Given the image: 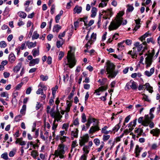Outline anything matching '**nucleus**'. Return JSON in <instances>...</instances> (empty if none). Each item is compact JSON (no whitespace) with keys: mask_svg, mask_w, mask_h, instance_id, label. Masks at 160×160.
Segmentation results:
<instances>
[{"mask_svg":"<svg viewBox=\"0 0 160 160\" xmlns=\"http://www.w3.org/2000/svg\"><path fill=\"white\" fill-rule=\"evenodd\" d=\"M123 14L124 13L123 12H120L118 14L119 17H118L117 18L111 22L108 28L109 31L116 30L121 25L123 19L121 17Z\"/></svg>","mask_w":160,"mask_h":160,"instance_id":"obj_1","label":"nucleus"},{"mask_svg":"<svg viewBox=\"0 0 160 160\" xmlns=\"http://www.w3.org/2000/svg\"><path fill=\"white\" fill-rule=\"evenodd\" d=\"M107 67L106 70L107 72V74H108V78H115L118 73L117 71H115V66L109 61L107 62Z\"/></svg>","mask_w":160,"mask_h":160,"instance_id":"obj_2","label":"nucleus"},{"mask_svg":"<svg viewBox=\"0 0 160 160\" xmlns=\"http://www.w3.org/2000/svg\"><path fill=\"white\" fill-rule=\"evenodd\" d=\"M67 58L68 63L65 64L68 65L70 68H72L75 65L76 61L74 55L71 53L70 51L68 52Z\"/></svg>","mask_w":160,"mask_h":160,"instance_id":"obj_3","label":"nucleus"},{"mask_svg":"<svg viewBox=\"0 0 160 160\" xmlns=\"http://www.w3.org/2000/svg\"><path fill=\"white\" fill-rule=\"evenodd\" d=\"M64 146L62 144L59 145L57 150L55 151L53 154L56 157L59 156L60 158L62 159L64 158V154L65 153L64 150Z\"/></svg>","mask_w":160,"mask_h":160,"instance_id":"obj_4","label":"nucleus"},{"mask_svg":"<svg viewBox=\"0 0 160 160\" xmlns=\"http://www.w3.org/2000/svg\"><path fill=\"white\" fill-rule=\"evenodd\" d=\"M130 88L133 90H136L138 88L136 83L132 80H131L127 83L125 87V89H129Z\"/></svg>","mask_w":160,"mask_h":160,"instance_id":"obj_5","label":"nucleus"},{"mask_svg":"<svg viewBox=\"0 0 160 160\" xmlns=\"http://www.w3.org/2000/svg\"><path fill=\"white\" fill-rule=\"evenodd\" d=\"M98 123L99 122L98 121H97L96 123L93 124V126L91 127L89 131V133H93L100 130V128L99 127Z\"/></svg>","mask_w":160,"mask_h":160,"instance_id":"obj_6","label":"nucleus"},{"mask_svg":"<svg viewBox=\"0 0 160 160\" xmlns=\"http://www.w3.org/2000/svg\"><path fill=\"white\" fill-rule=\"evenodd\" d=\"M89 139V137L88 134L85 135L81 139L79 140V145L81 146L84 145L88 142Z\"/></svg>","mask_w":160,"mask_h":160,"instance_id":"obj_7","label":"nucleus"},{"mask_svg":"<svg viewBox=\"0 0 160 160\" xmlns=\"http://www.w3.org/2000/svg\"><path fill=\"white\" fill-rule=\"evenodd\" d=\"M151 119L149 115H146L144 116V121L142 123V125L144 126H148Z\"/></svg>","mask_w":160,"mask_h":160,"instance_id":"obj_8","label":"nucleus"},{"mask_svg":"<svg viewBox=\"0 0 160 160\" xmlns=\"http://www.w3.org/2000/svg\"><path fill=\"white\" fill-rule=\"evenodd\" d=\"M108 85H107L106 86H102L100 87L98 89L95 90L94 93H96L97 95H100L99 92L100 91L102 92L106 90L108 88Z\"/></svg>","mask_w":160,"mask_h":160,"instance_id":"obj_9","label":"nucleus"},{"mask_svg":"<svg viewBox=\"0 0 160 160\" xmlns=\"http://www.w3.org/2000/svg\"><path fill=\"white\" fill-rule=\"evenodd\" d=\"M151 134H152L153 136L158 137L160 133V130L157 128L152 130L150 132Z\"/></svg>","mask_w":160,"mask_h":160,"instance_id":"obj_10","label":"nucleus"},{"mask_svg":"<svg viewBox=\"0 0 160 160\" xmlns=\"http://www.w3.org/2000/svg\"><path fill=\"white\" fill-rule=\"evenodd\" d=\"M40 59L39 58L33 59L30 61L29 63V65L30 67L34 66L36 64H38L39 62Z\"/></svg>","mask_w":160,"mask_h":160,"instance_id":"obj_11","label":"nucleus"},{"mask_svg":"<svg viewBox=\"0 0 160 160\" xmlns=\"http://www.w3.org/2000/svg\"><path fill=\"white\" fill-rule=\"evenodd\" d=\"M28 48H32L35 47L36 46L37 42H34L27 41L25 42Z\"/></svg>","mask_w":160,"mask_h":160,"instance_id":"obj_12","label":"nucleus"},{"mask_svg":"<svg viewBox=\"0 0 160 160\" xmlns=\"http://www.w3.org/2000/svg\"><path fill=\"white\" fill-rule=\"evenodd\" d=\"M78 129L72 131L71 133V138L72 140L74 139V138H77L78 137Z\"/></svg>","mask_w":160,"mask_h":160,"instance_id":"obj_13","label":"nucleus"},{"mask_svg":"<svg viewBox=\"0 0 160 160\" xmlns=\"http://www.w3.org/2000/svg\"><path fill=\"white\" fill-rule=\"evenodd\" d=\"M152 57L151 56H148L145 58L146 63L147 64L146 67H149L152 63Z\"/></svg>","mask_w":160,"mask_h":160,"instance_id":"obj_14","label":"nucleus"},{"mask_svg":"<svg viewBox=\"0 0 160 160\" xmlns=\"http://www.w3.org/2000/svg\"><path fill=\"white\" fill-rule=\"evenodd\" d=\"M142 149V148L141 147H139L138 145H136L135 149L136 157H138L139 156V153Z\"/></svg>","mask_w":160,"mask_h":160,"instance_id":"obj_15","label":"nucleus"},{"mask_svg":"<svg viewBox=\"0 0 160 160\" xmlns=\"http://www.w3.org/2000/svg\"><path fill=\"white\" fill-rule=\"evenodd\" d=\"M154 72V68H152L150 69V72L146 71L145 72V74L148 77L151 76Z\"/></svg>","mask_w":160,"mask_h":160,"instance_id":"obj_16","label":"nucleus"},{"mask_svg":"<svg viewBox=\"0 0 160 160\" xmlns=\"http://www.w3.org/2000/svg\"><path fill=\"white\" fill-rule=\"evenodd\" d=\"M32 53L33 56L35 58L39 54V47H38L37 49L34 48L32 51Z\"/></svg>","mask_w":160,"mask_h":160,"instance_id":"obj_17","label":"nucleus"},{"mask_svg":"<svg viewBox=\"0 0 160 160\" xmlns=\"http://www.w3.org/2000/svg\"><path fill=\"white\" fill-rule=\"evenodd\" d=\"M38 152L36 150H33L31 152V156L34 159H36L37 158V157L38 156Z\"/></svg>","mask_w":160,"mask_h":160,"instance_id":"obj_18","label":"nucleus"},{"mask_svg":"<svg viewBox=\"0 0 160 160\" xmlns=\"http://www.w3.org/2000/svg\"><path fill=\"white\" fill-rule=\"evenodd\" d=\"M112 9H108L107 10H103L102 12L104 13H105V14L106 16H109L110 17H111L112 16Z\"/></svg>","mask_w":160,"mask_h":160,"instance_id":"obj_19","label":"nucleus"},{"mask_svg":"<svg viewBox=\"0 0 160 160\" xmlns=\"http://www.w3.org/2000/svg\"><path fill=\"white\" fill-rule=\"evenodd\" d=\"M145 88V89L146 88L147 90L149 91V92L150 93H152L153 91L152 90V87H151L149 84L148 83H146L145 85H144Z\"/></svg>","mask_w":160,"mask_h":160,"instance_id":"obj_20","label":"nucleus"},{"mask_svg":"<svg viewBox=\"0 0 160 160\" xmlns=\"http://www.w3.org/2000/svg\"><path fill=\"white\" fill-rule=\"evenodd\" d=\"M109 0H102V2L100 3L99 5V7L103 8L106 6L107 5V2Z\"/></svg>","mask_w":160,"mask_h":160,"instance_id":"obj_21","label":"nucleus"},{"mask_svg":"<svg viewBox=\"0 0 160 160\" xmlns=\"http://www.w3.org/2000/svg\"><path fill=\"white\" fill-rule=\"evenodd\" d=\"M97 11V10L96 8L94 7H92L91 10V17L92 18L94 17L96 15Z\"/></svg>","mask_w":160,"mask_h":160,"instance_id":"obj_22","label":"nucleus"},{"mask_svg":"<svg viewBox=\"0 0 160 160\" xmlns=\"http://www.w3.org/2000/svg\"><path fill=\"white\" fill-rule=\"evenodd\" d=\"M82 10V8L81 7H79L78 6H76L74 9V11L75 13H77L78 14L81 13Z\"/></svg>","mask_w":160,"mask_h":160,"instance_id":"obj_23","label":"nucleus"},{"mask_svg":"<svg viewBox=\"0 0 160 160\" xmlns=\"http://www.w3.org/2000/svg\"><path fill=\"white\" fill-rule=\"evenodd\" d=\"M143 132V130L142 128H137L135 130V132L138 134V136H141Z\"/></svg>","mask_w":160,"mask_h":160,"instance_id":"obj_24","label":"nucleus"},{"mask_svg":"<svg viewBox=\"0 0 160 160\" xmlns=\"http://www.w3.org/2000/svg\"><path fill=\"white\" fill-rule=\"evenodd\" d=\"M15 57L13 53H11L9 56V60L11 62H13L15 60Z\"/></svg>","mask_w":160,"mask_h":160,"instance_id":"obj_25","label":"nucleus"},{"mask_svg":"<svg viewBox=\"0 0 160 160\" xmlns=\"http://www.w3.org/2000/svg\"><path fill=\"white\" fill-rule=\"evenodd\" d=\"M61 29V27L58 24H57L54 26L53 31L58 32L59 30Z\"/></svg>","mask_w":160,"mask_h":160,"instance_id":"obj_26","label":"nucleus"},{"mask_svg":"<svg viewBox=\"0 0 160 160\" xmlns=\"http://www.w3.org/2000/svg\"><path fill=\"white\" fill-rule=\"evenodd\" d=\"M87 121L91 123H92V122H95L96 123L97 121L96 119L93 118L91 115H89L88 117Z\"/></svg>","mask_w":160,"mask_h":160,"instance_id":"obj_27","label":"nucleus"},{"mask_svg":"<svg viewBox=\"0 0 160 160\" xmlns=\"http://www.w3.org/2000/svg\"><path fill=\"white\" fill-rule=\"evenodd\" d=\"M22 66V63H19L18 64V65L15 67L14 71V72H18Z\"/></svg>","mask_w":160,"mask_h":160,"instance_id":"obj_28","label":"nucleus"},{"mask_svg":"<svg viewBox=\"0 0 160 160\" xmlns=\"http://www.w3.org/2000/svg\"><path fill=\"white\" fill-rule=\"evenodd\" d=\"M18 14L20 17L25 18L27 16V14L24 12L20 11L18 12Z\"/></svg>","mask_w":160,"mask_h":160,"instance_id":"obj_29","label":"nucleus"},{"mask_svg":"<svg viewBox=\"0 0 160 160\" xmlns=\"http://www.w3.org/2000/svg\"><path fill=\"white\" fill-rule=\"evenodd\" d=\"M49 113L51 116V117L53 118H55L56 117V114L54 111V108H52L50 111H49Z\"/></svg>","mask_w":160,"mask_h":160,"instance_id":"obj_30","label":"nucleus"},{"mask_svg":"<svg viewBox=\"0 0 160 160\" xmlns=\"http://www.w3.org/2000/svg\"><path fill=\"white\" fill-rule=\"evenodd\" d=\"M155 109V108L153 107L151 108L150 110L149 115V118L151 119H152L154 118V115L152 113V112H153L154 111Z\"/></svg>","mask_w":160,"mask_h":160,"instance_id":"obj_31","label":"nucleus"},{"mask_svg":"<svg viewBox=\"0 0 160 160\" xmlns=\"http://www.w3.org/2000/svg\"><path fill=\"white\" fill-rule=\"evenodd\" d=\"M89 149V146H84L83 148V150L84 152V154H86V155H87L89 152V150H88Z\"/></svg>","mask_w":160,"mask_h":160,"instance_id":"obj_32","label":"nucleus"},{"mask_svg":"<svg viewBox=\"0 0 160 160\" xmlns=\"http://www.w3.org/2000/svg\"><path fill=\"white\" fill-rule=\"evenodd\" d=\"M64 41V40H62L61 41H57L56 43V45L57 47L58 48H59L60 47H61Z\"/></svg>","mask_w":160,"mask_h":160,"instance_id":"obj_33","label":"nucleus"},{"mask_svg":"<svg viewBox=\"0 0 160 160\" xmlns=\"http://www.w3.org/2000/svg\"><path fill=\"white\" fill-rule=\"evenodd\" d=\"M92 43V40L88 41L85 46L88 49L89 48H90L91 45Z\"/></svg>","mask_w":160,"mask_h":160,"instance_id":"obj_34","label":"nucleus"},{"mask_svg":"<svg viewBox=\"0 0 160 160\" xmlns=\"http://www.w3.org/2000/svg\"><path fill=\"white\" fill-rule=\"evenodd\" d=\"M39 34L37 33L36 32H34L33 33V35L32 37V39L33 40L35 39H37L39 37Z\"/></svg>","mask_w":160,"mask_h":160,"instance_id":"obj_35","label":"nucleus"},{"mask_svg":"<svg viewBox=\"0 0 160 160\" xmlns=\"http://www.w3.org/2000/svg\"><path fill=\"white\" fill-rule=\"evenodd\" d=\"M124 41L120 42L118 44V50H119L120 49L121 50L124 48V46L123 45V43H124Z\"/></svg>","mask_w":160,"mask_h":160,"instance_id":"obj_36","label":"nucleus"},{"mask_svg":"<svg viewBox=\"0 0 160 160\" xmlns=\"http://www.w3.org/2000/svg\"><path fill=\"white\" fill-rule=\"evenodd\" d=\"M137 48L136 47H134L133 48V51H132V58H134L135 56H136V54L137 53V52H138V50H136Z\"/></svg>","mask_w":160,"mask_h":160,"instance_id":"obj_37","label":"nucleus"},{"mask_svg":"<svg viewBox=\"0 0 160 160\" xmlns=\"http://www.w3.org/2000/svg\"><path fill=\"white\" fill-rule=\"evenodd\" d=\"M1 157L5 160H7L8 159L7 152H6L2 154L1 155Z\"/></svg>","mask_w":160,"mask_h":160,"instance_id":"obj_38","label":"nucleus"},{"mask_svg":"<svg viewBox=\"0 0 160 160\" xmlns=\"http://www.w3.org/2000/svg\"><path fill=\"white\" fill-rule=\"evenodd\" d=\"M82 122L83 123H84L87 121L86 116L84 113H83L82 115Z\"/></svg>","mask_w":160,"mask_h":160,"instance_id":"obj_39","label":"nucleus"},{"mask_svg":"<svg viewBox=\"0 0 160 160\" xmlns=\"http://www.w3.org/2000/svg\"><path fill=\"white\" fill-rule=\"evenodd\" d=\"M56 121V118H55L54 120V121L53 123L52 126V130H55L56 128H57V127L58 126V124H57L55 123Z\"/></svg>","mask_w":160,"mask_h":160,"instance_id":"obj_40","label":"nucleus"},{"mask_svg":"<svg viewBox=\"0 0 160 160\" xmlns=\"http://www.w3.org/2000/svg\"><path fill=\"white\" fill-rule=\"evenodd\" d=\"M149 34L147 32L146 33L144 34L140 38V39L142 41L145 39V38L148 37Z\"/></svg>","mask_w":160,"mask_h":160,"instance_id":"obj_41","label":"nucleus"},{"mask_svg":"<svg viewBox=\"0 0 160 160\" xmlns=\"http://www.w3.org/2000/svg\"><path fill=\"white\" fill-rule=\"evenodd\" d=\"M65 33H66V31L63 32L62 33L59 34L58 36V38L62 40H63V39L62 38V37H63L65 36Z\"/></svg>","mask_w":160,"mask_h":160,"instance_id":"obj_42","label":"nucleus"},{"mask_svg":"<svg viewBox=\"0 0 160 160\" xmlns=\"http://www.w3.org/2000/svg\"><path fill=\"white\" fill-rule=\"evenodd\" d=\"M7 46V44L4 41H2L0 42V47L1 48H4Z\"/></svg>","mask_w":160,"mask_h":160,"instance_id":"obj_43","label":"nucleus"},{"mask_svg":"<svg viewBox=\"0 0 160 160\" xmlns=\"http://www.w3.org/2000/svg\"><path fill=\"white\" fill-rule=\"evenodd\" d=\"M38 87L42 88V89H43V90H46L47 89V88L46 86L44 85L42 83H39Z\"/></svg>","mask_w":160,"mask_h":160,"instance_id":"obj_44","label":"nucleus"},{"mask_svg":"<svg viewBox=\"0 0 160 160\" xmlns=\"http://www.w3.org/2000/svg\"><path fill=\"white\" fill-rule=\"evenodd\" d=\"M128 8L127 11H128L129 12H132L133 11L134 9V8L131 5H128Z\"/></svg>","mask_w":160,"mask_h":160,"instance_id":"obj_45","label":"nucleus"},{"mask_svg":"<svg viewBox=\"0 0 160 160\" xmlns=\"http://www.w3.org/2000/svg\"><path fill=\"white\" fill-rule=\"evenodd\" d=\"M69 127V124L68 123H64L63 124L62 129H65V131H67Z\"/></svg>","mask_w":160,"mask_h":160,"instance_id":"obj_46","label":"nucleus"},{"mask_svg":"<svg viewBox=\"0 0 160 160\" xmlns=\"http://www.w3.org/2000/svg\"><path fill=\"white\" fill-rule=\"evenodd\" d=\"M16 151L15 150H13L11 151L9 154V155L10 157H12L14 156L16 153Z\"/></svg>","mask_w":160,"mask_h":160,"instance_id":"obj_47","label":"nucleus"},{"mask_svg":"<svg viewBox=\"0 0 160 160\" xmlns=\"http://www.w3.org/2000/svg\"><path fill=\"white\" fill-rule=\"evenodd\" d=\"M137 119H135L132 122V128H129V129L130 131H132L134 128L135 127V126L136 124V122H137Z\"/></svg>","mask_w":160,"mask_h":160,"instance_id":"obj_48","label":"nucleus"},{"mask_svg":"<svg viewBox=\"0 0 160 160\" xmlns=\"http://www.w3.org/2000/svg\"><path fill=\"white\" fill-rule=\"evenodd\" d=\"M64 56V52L62 51H61L59 52V54L58 56L59 60H61L62 58Z\"/></svg>","mask_w":160,"mask_h":160,"instance_id":"obj_49","label":"nucleus"},{"mask_svg":"<svg viewBox=\"0 0 160 160\" xmlns=\"http://www.w3.org/2000/svg\"><path fill=\"white\" fill-rule=\"evenodd\" d=\"M40 78L42 81H46L48 79V77L47 76H45L43 75H41Z\"/></svg>","mask_w":160,"mask_h":160,"instance_id":"obj_50","label":"nucleus"},{"mask_svg":"<svg viewBox=\"0 0 160 160\" xmlns=\"http://www.w3.org/2000/svg\"><path fill=\"white\" fill-rule=\"evenodd\" d=\"M26 109V105H23L22 106V109L20 110V112L22 114L24 113L25 112Z\"/></svg>","mask_w":160,"mask_h":160,"instance_id":"obj_51","label":"nucleus"},{"mask_svg":"<svg viewBox=\"0 0 160 160\" xmlns=\"http://www.w3.org/2000/svg\"><path fill=\"white\" fill-rule=\"evenodd\" d=\"M120 127V126L119 124L116 125L113 128V130L115 132H117L119 130Z\"/></svg>","mask_w":160,"mask_h":160,"instance_id":"obj_52","label":"nucleus"},{"mask_svg":"<svg viewBox=\"0 0 160 160\" xmlns=\"http://www.w3.org/2000/svg\"><path fill=\"white\" fill-rule=\"evenodd\" d=\"M87 155L86 154H83L82 155L79 159V160H87Z\"/></svg>","mask_w":160,"mask_h":160,"instance_id":"obj_53","label":"nucleus"},{"mask_svg":"<svg viewBox=\"0 0 160 160\" xmlns=\"http://www.w3.org/2000/svg\"><path fill=\"white\" fill-rule=\"evenodd\" d=\"M110 136L109 135H104L103 136V139L104 141L108 140L110 138Z\"/></svg>","mask_w":160,"mask_h":160,"instance_id":"obj_54","label":"nucleus"},{"mask_svg":"<svg viewBox=\"0 0 160 160\" xmlns=\"http://www.w3.org/2000/svg\"><path fill=\"white\" fill-rule=\"evenodd\" d=\"M93 142L96 146H98L99 145L100 142L99 139L98 138L95 139L93 140Z\"/></svg>","mask_w":160,"mask_h":160,"instance_id":"obj_55","label":"nucleus"},{"mask_svg":"<svg viewBox=\"0 0 160 160\" xmlns=\"http://www.w3.org/2000/svg\"><path fill=\"white\" fill-rule=\"evenodd\" d=\"M55 5L54 4H53L51 8V9L50 10V13L52 14H53L54 13L55 10Z\"/></svg>","mask_w":160,"mask_h":160,"instance_id":"obj_56","label":"nucleus"},{"mask_svg":"<svg viewBox=\"0 0 160 160\" xmlns=\"http://www.w3.org/2000/svg\"><path fill=\"white\" fill-rule=\"evenodd\" d=\"M36 93L38 94H43V89L41 88H39L36 92Z\"/></svg>","mask_w":160,"mask_h":160,"instance_id":"obj_57","label":"nucleus"},{"mask_svg":"<svg viewBox=\"0 0 160 160\" xmlns=\"http://www.w3.org/2000/svg\"><path fill=\"white\" fill-rule=\"evenodd\" d=\"M143 97L142 98V99L144 100L145 101H146L147 102H149V100L148 98V97L145 94H142Z\"/></svg>","mask_w":160,"mask_h":160,"instance_id":"obj_58","label":"nucleus"},{"mask_svg":"<svg viewBox=\"0 0 160 160\" xmlns=\"http://www.w3.org/2000/svg\"><path fill=\"white\" fill-rule=\"evenodd\" d=\"M47 62L48 64H51L52 62V58L50 56H48V57Z\"/></svg>","mask_w":160,"mask_h":160,"instance_id":"obj_59","label":"nucleus"},{"mask_svg":"<svg viewBox=\"0 0 160 160\" xmlns=\"http://www.w3.org/2000/svg\"><path fill=\"white\" fill-rule=\"evenodd\" d=\"M84 88L86 90L89 89L90 88V85L89 84H85L83 85Z\"/></svg>","mask_w":160,"mask_h":160,"instance_id":"obj_60","label":"nucleus"},{"mask_svg":"<svg viewBox=\"0 0 160 160\" xmlns=\"http://www.w3.org/2000/svg\"><path fill=\"white\" fill-rule=\"evenodd\" d=\"M8 93H6V92H1L0 94V96L1 97H5L7 96H8Z\"/></svg>","mask_w":160,"mask_h":160,"instance_id":"obj_61","label":"nucleus"},{"mask_svg":"<svg viewBox=\"0 0 160 160\" xmlns=\"http://www.w3.org/2000/svg\"><path fill=\"white\" fill-rule=\"evenodd\" d=\"M77 143V142L76 140L73 141L72 142V144L71 145V147L72 148H75L76 146L78 145H76Z\"/></svg>","mask_w":160,"mask_h":160,"instance_id":"obj_62","label":"nucleus"},{"mask_svg":"<svg viewBox=\"0 0 160 160\" xmlns=\"http://www.w3.org/2000/svg\"><path fill=\"white\" fill-rule=\"evenodd\" d=\"M73 124L74 125H78L79 124L78 119V118H76L73 121Z\"/></svg>","mask_w":160,"mask_h":160,"instance_id":"obj_63","label":"nucleus"},{"mask_svg":"<svg viewBox=\"0 0 160 160\" xmlns=\"http://www.w3.org/2000/svg\"><path fill=\"white\" fill-rule=\"evenodd\" d=\"M61 16L59 15H57L55 17V19L56 22L58 23L59 22V20Z\"/></svg>","mask_w":160,"mask_h":160,"instance_id":"obj_64","label":"nucleus"}]
</instances>
